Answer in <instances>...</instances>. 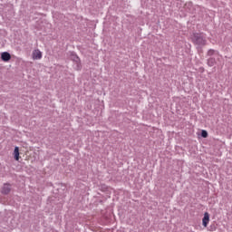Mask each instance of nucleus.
Instances as JSON below:
<instances>
[{"label": "nucleus", "mask_w": 232, "mask_h": 232, "mask_svg": "<svg viewBox=\"0 0 232 232\" xmlns=\"http://www.w3.org/2000/svg\"><path fill=\"white\" fill-rule=\"evenodd\" d=\"M191 40L192 43H194V44H198V46H206V37H204L202 34H193V35L191 36Z\"/></svg>", "instance_id": "1"}, {"label": "nucleus", "mask_w": 232, "mask_h": 232, "mask_svg": "<svg viewBox=\"0 0 232 232\" xmlns=\"http://www.w3.org/2000/svg\"><path fill=\"white\" fill-rule=\"evenodd\" d=\"M12 191V185L5 183L1 188L2 195H8Z\"/></svg>", "instance_id": "2"}, {"label": "nucleus", "mask_w": 232, "mask_h": 232, "mask_svg": "<svg viewBox=\"0 0 232 232\" xmlns=\"http://www.w3.org/2000/svg\"><path fill=\"white\" fill-rule=\"evenodd\" d=\"M33 59L34 61H39L43 59V53L39 49L34 50L33 52Z\"/></svg>", "instance_id": "3"}, {"label": "nucleus", "mask_w": 232, "mask_h": 232, "mask_svg": "<svg viewBox=\"0 0 232 232\" xmlns=\"http://www.w3.org/2000/svg\"><path fill=\"white\" fill-rule=\"evenodd\" d=\"M1 59L4 61V63H8L10 59H12V55L8 52H4L1 53Z\"/></svg>", "instance_id": "4"}, {"label": "nucleus", "mask_w": 232, "mask_h": 232, "mask_svg": "<svg viewBox=\"0 0 232 232\" xmlns=\"http://www.w3.org/2000/svg\"><path fill=\"white\" fill-rule=\"evenodd\" d=\"M202 224L204 227H208V224H209V213L205 212L202 219Z\"/></svg>", "instance_id": "5"}, {"label": "nucleus", "mask_w": 232, "mask_h": 232, "mask_svg": "<svg viewBox=\"0 0 232 232\" xmlns=\"http://www.w3.org/2000/svg\"><path fill=\"white\" fill-rule=\"evenodd\" d=\"M14 160H19V159H20V157H19V147L14 148Z\"/></svg>", "instance_id": "6"}, {"label": "nucleus", "mask_w": 232, "mask_h": 232, "mask_svg": "<svg viewBox=\"0 0 232 232\" xmlns=\"http://www.w3.org/2000/svg\"><path fill=\"white\" fill-rule=\"evenodd\" d=\"M215 64H217V61L215 60V58H209L208 60V65L212 67L215 66Z\"/></svg>", "instance_id": "7"}, {"label": "nucleus", "mask_w": 232, "mask_h": 232, "mask_svg": "<svg viewBox=\"0 0 232 232\" xmlns=\"http://www.w3.org/2000/svg\"><path fill=\"white\" fill-rule=\"evenodd\" d=\"M73 61H76V62H77L78 69H80V68H81V65H79V64H81V59H79L78 56L74 55V56H73Z\"/></svg>", "instance_id": "8"}, {"label": "nucleus", "mask_w": 232, "mask_h": 232, "mask_svg": "<svg viewBox=\"0 0 232 232\" xmlns=\"http://www.w3.org/2000/svg\"><path fill=\"white\" fill-rule=\"evenodd\" d=\"M201 136L203 137V139H208V131L207 130H202L201 131Z\"/></svg>", "instance_id": "9"}, {"label": "nucleus", "mask_w": 232, "mask_h": 232, "mask_svg": "<svg viewBox=\"0 0 232 232\" xmlns=\"http://www.w3.org/2000/svg\"><path fill=\"white\" fill-rule=\"evenodd\" d=\"M214 54H215V50H213V49L208 50V56H211V55H214Z\"/></svg>", "instance_id": "10"}]
</instances>
